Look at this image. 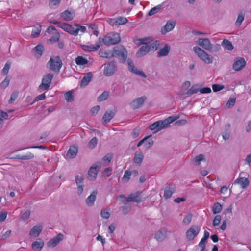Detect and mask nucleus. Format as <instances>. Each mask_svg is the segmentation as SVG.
Segmentation results:
<instances>
[{"label": "nucleus", "mask_w": 251, "mask_h": 251, "mask_svg": "<svg viewBox=\"0 0 251 251\" xmlns=\"http://www.w3.org/2000/svg\"><path fill=\"white\" fill-rule=\"evenodd\" d=\"M178 118L177 116H170L163 120L157 121L151 125L149 129L154 132H157L165 128L168 127L170 124Z\"/></svg>", "instance_id": "1"}, {"label": "nucleus", "mask_w": 251, "mask_h": 251, "mask_svg": "<svg viewBox=\"0 0 251 251\" xmlns=\"http://www.w3.org/2000/svg\"><path fill=\"white\" fill-rule=\"evenodd\" d=\"M112 155L111 154H107L105 155L101 160V162H97L94 163L89 169L88 173H98L100 170L101 164L106 166L111 161Z\"/></svg>", "instance_id": "2"}, {"label": "nucleus", "mask_w": 251, "mask_h": 251, "mask_svg": "<svg viewBox=\"0 0 251 251\" xmlns=\"http://www.w3.org/2000/svg\"><path fill=\"white\" fill-rule=\"evenodd\" d=\"M195 53L205 63L210 64L213 62V57L198 46L193 47Z\"/></svg>", "instance_id": "3"}, {"label": "nucleus", "mask_w": 251, "mask_h": 251, "mask_svg": "<svg viewBox=\"0 0 251 251\" xmlns=\"http://www.w3.org/2000/svg\"><path fill=\"white\" fill-rule=\"evenodd\" d=\"M121 40L120 34L114 32L106 34L102 39L103 44L108 46L117 44Z\"/></svg>", "instance_id": "4"}, {"label": "nucleus", "mask_w": 251, "mask_h": 251, "mask_svg": "<svg viewBox=\"0 0 251 251\" xmlns=\"http://www.w3.org/2000/svg\"><path fill=\"white\" fill-rule=\"evenodd\" d=\"M50 69L55 72H59L62 66L61 59L58 56L50 57L48 62Z\"/></svg>", "instance_id": "5"}, {"label": "nucleus", "mask_w": 251, "mask_h": 251, "mask_svg": "<svg viewBox=\"0 0 251 251\" xmlns=\"http://www.w3.org/2000/svg\"><path fill=\"white\" fill-rule=\"evenodd\" d=\"M127 52L123 47H117L114 49L112 55L119 58L122 62L126 61L127 58Z\"/></svg>", "instance_id": "6"}, {"label": "nucleus", "mask_w": 251, "mask_h": 251, "mask_svg": "<svg viewBox=\"0 0 251 251\" xmlns=\"http://www.w3.org/2000/svg\"><path fill=\"white\" fill-rule=\"evenodd\" d=\"M53 75L52 74H47L44 75L42 80V83L39 87L40 91L46 90L50 87Z\"/></svg>", "instance_id": "7"}, {"label": "nucleus", "mask_w": 251, "mask_h": 251, "mask_svg": "<svg viewBox=\"0 0 251 251\" xmlns=\"http://www.w3.org/2000/svg\"><path fill=\"white\" fill-rule=\"evenodd\" d=\"M196 43L208 51H212L213 49L212 44L210 41L207 38H199Z\"/></svg>", "instance_id": "8"}, {"label": "nucleus", "mask_w": 251, "mask_h": 251, "mask_svg": "<svg viewBox=\"0 0 251 251\" xmlns=\"http://www.w3.org/2000/svg\"><path fill=\"white\" fill-rule=\"evenodd\" d=\"M120 198H123L125 201L127 202H140L141 201L142 199L139 192L136 193H132L130 194L128 197H126L124 195H121L119 196Z\"/></svg>", "instance_id": "9"}, {"label": "nucleus", "mask_w": 251, "mask_h": 251, "mask_svg": "<svg viewBox=\"0 0 251 251\" xmlns=\"http://www.w3.org/2000/svg\"><path fill=\"white\" fill-rule=\"evenodd\" d=\"M146 100L147 98L145 96L137 98L130 102V106L133 109L139 108L143 105Z\"/></svg>", "instance_id": "10"}, {"label": "nucleus", "mask_w": 251, "mask_h": 251, "mask_svg": "<svg viewBox=\"0 0 251 251\" xmlns=\"http://www.w3.org/2000/svg\"><path fill=\"white\" fill-rule=\"evenodd\" d=\"M171 233V231L167 230L165 228H161L159 230L156 232L154 238L158 242L163 241Z\"/></svg>", "instance_id": "11"}, {"label": "nucleus", "mask_w": 251, "mask_h": 251, "mask_svg": "<svg viewBox=\"0 0 251 251\" xmlns=\"http://www.w3.org/2000/svg\"><path fill=\"white\" fill-rule=\"evenodd\" d=\"M116 70V65L114 62L105 64L104 74L106 76H111Z\"/></svg>", "instance_id": "12"}, {"label": "nucleus", "mask_w": 251, "mask_h": 251, "mask_svg": "<svg viewBox=\"0 0 251 251\" xmlns=\"http://www.w3.org/2000/svg\"><path fill=\"white\" fill-rule=\"evenodd\" d=\"M200 228L196 226H193L186 232V236L189 240H193L199 233Z\"/></svg>", "instance_id": "13"}, {"label": "nucleus", "mask_w": 251, "mask_h": 251, "mask_svg": "<svg viewBox=\"0 0 251 251\" xmlns=\"http://www.w3.org/2000/svg\"><path fill=\"white\" fill-rule=\"evenodd\" d=\"M58 27L71 34L75 36L77 35V33L76 31H75V28L71 25L65 23H59Z\"/></svg>", "instance_id": "14"}, {"label": "nucleus", "mask_w": 251, "mask_h": 251, "mask_svg": "<svg viewBox=\"0 0 251 251\" xmlns=\"http://www.w3.org/2000/svg\"><path fill=\"white\" fill-rule=\"evenodd\" d=\"M246 65V61L243 58L238 57L236 58L233 64V69L238 71L242 70Z\"/></svg>", "instance_id": "15"}, {"label": "nucleus", "mask_w": 251, "mask_h": 251, "mask_svg": "<svg viewBox=\"0 0 251 251\" xmlns=\"http://www.w3.org/2000/svg\"><path fill=\"white\" fill-rule=\"evenodd\" d=\"M127 64L128 69L130 72L142 77L146 78L147 77L146 74L142 71L138 70L134 67L133 63L131 61L128 60L127 61Z\"/></svg>", "instance_id": "16"}, {"label": "nucleus", "mask_w": 251, "mask_h": 251, "mask_svg": "<svg viewBox=\"0 0 251 251\" xmlns=\"http://www.w3.org/2000/svg\"><path fill=\"white\" fill-rule=\"evenodd\" d=\"M176 22L174 21H168L164 27L161 29V33L163 35L166 34L167 32L172 31L175 26Z\"/></svg>", "instance_id": "17"}, {"label": "nucleus", "mask_w": 251, "mask_h": 251, "mask_svg": "<svg viewBox=\"0 0 251 251\" xmlns=\"http://www.w3.org/2000/svg\"><path fill=\"white\" fill-rule=\"evenodd\" d=\"M64 236L62 233H59L56 236L50 240L48 243L49 247H55L60 241L63 240Z\"/></svg>", "instance_id": "18"}, {"label": "nucleus", "mask_w": 251, "mask_h": 251, "mask_svg": "<svg viewBox=\"0 0 251 251\" xmlns=\"http://www.w3.org/2000/svg\"><path fill=\"white\" fill-rule=\"evenodd\" d=\"M175 192V187L174 185H169L166 187L164 189V197L165 199H168L172 197V194Z\"/></svg>", "instance_id": "19"}, {"label": "nucleus", "mask_w": 251, "mask_h": 251, "mask_svg": "<svg viewBox=\"0 0 251 251\" xmlns=\"http://www.w3.org/2000/svg\"><path fill=\"white\" fill-rule=\"evenodd\" d=\"M144 158V155L142 151L135 152L133 158V162L137 164H141Z\"/></svg>", "instance_id": "20"}, {"label": "nucleus", "mask_w": 251, "mask_h": 251, "mask_svg": "<svg viewBox=\"0 0 251 251\" xmlns=\"http://www.w3.org/2000/svg\"><path fill=\"white\" fill-rule=\"evenodd\" d=\"M115 115V112L114 110H107L102 117V120L105 123H108Z\"/></svg>", "instance_id": "21"}, {"label": "nucleus", "mask_w": 251, "mask_h": 251, "mask_svg": "<svg viewBox=\"0 0 251 251\" xmlns=\"http://www.w3.org/2000/svg\"><path fill=\"white\" fill-rule=\"evenodd\" d=\"M42 226H35L30 231L29 235L34 237H38L42 230Z\"/></svg>", "instance_id": "22"}, {"label": "nucleus", "mask_w": 251, "mask_h": 251, "mask_svg": "<svg viewBox=\"0 0 251 251\" xmlns=\"http://www.w3.org/2000/svg\"><path fill=\"white\" fill-rule=\"evenodd\" d=\"M44 243L41 239H38L32 244V248L35 251H40L43 248Z\"/></svg>", "instance_id": "23"}, {"label": "nucleus", "mask_w": 251, "mask_h": 251, "mask_svg": "<svg viewBox=\"0 0 251 251\" xmlns=\"http://www.w3.org/2000/svg\"><path fill=\"white\" fill-rule=\"evenodd\" d=\"M81 47L83 50L87 51H95L100 48V45L99 44H91L89 45H83L81 46Z\"/></svg>", "instance_id": "24"}, {"label": "nucleus", "mask_w": 251, "mask_h": 251, "mask_svg": "<svg viewBox=\"0 0 251 251\" xmlns=\"http://www.w3.org/2000/svg\"><path fill=\"white\" fill-rule=\"evenodd\" d=\"M97 193L98 192L97 191H94L86 199V203L88 206H92L94 204V202L96 201Z\"/></svg>", "instance_id": "25"}, {"label": "nucleus", "mask_w": 251, "mask_h": 251, "mask_svg": "<svg viewBox=\"0 0 251 251\" xmlns=\"http://www.w3.org/2000/svg\"><path fill=\"white\" fill-rule=\"evenodd\" d=\"M171 47L167 44H166L163 48L160 49L158 52V57L166 56L169 53Z\"/></svg>", "instance_id": "26"}, {"label": "nucleus", "mask_w": 251, "mask_h": 251, "mask_svg": "<svg viewBox=\"0 0 251 251\" xmlns=\"http://www.w3.org/2000/svg\"><path fill=\"white\" fill-rule=\"evenodd\" d=\"M149 45H143L137 51L136 55L138 57H141L146 55L149 51Z\"/></svg>", "instance_id": "27"}, {"label": "nucleus", "mask_w": 251, "mask_h": 251, "mask_svg": "<svg viewBox=\"0 0 251 251\" xmlns=\"http://www.w3.org/2000/svg\"><path fill=\"white\" fill-rule=\"evenodd\" d=\"M234 183L239 184L242 188L244 189L249 186V181L248 178L241 177L237 178L235 181Z\"/></svg>", "instance_id": "28"}, {"label": "nucleus", "mask_w": 251, "mask_h": 251, "mask_svg": "<svg viewBox=\"0 0 251 251\" xmlns=\"http://www.w3.org/2000/svg\"><path fill=\"white\" fill-rule=\"evenodd\" d=\"M78 149L76 147L71 146L68 151L67 156L71 158L75 157L77 153Z\"/></svg>", "instance_id": "29"}, {"label": "nucleus", "mask_w": 251, "mask_h": 251, "mask_svg": "<svg viewBox=\"0 0 251 251\" xmlns=\"http://www.w3.org/2000/svg\"><path fill=\"white\" fill-rule=\"evenodd\" d=\"M92 77L91 73L89 72L87 74V75L83 77L81 81V86L85 87L91 81Z\"/></svg>", "instance_id": "30"}, {"label": "nucleus", "mask_w": 251, "mask_h": 251, "mask_svg": "<svg viewBox=\"0 0 251 251\" xmlns=\"http://www.w3.org/2000/svg\"><path fill=\"white\" fill-rule=\"evenodd\" d=\"M33 50L35 53V55L37 57H40L43 53L44 47L41 45H38L34 48Z\"/></svg>", "instance_id": "31"}, {"label": "nucleus", "mask_w": 251, "mask_h": 251, "mask_svg": "<svg viewBox=\"0 0 251 251\" xmlns=\"http://www.w3.org/2000/svg\"><path fill=\"white\" fill-rule=\"evenodd\" d=\"M41 30V25H37V26L34 27L32 31L31 37L32 38H36L38 37L40 33Z\"/></svg>", "instance_id": "32"}, {"label": "nucleus", "mask_w": 251, "mask_h": 251, "mask_svg": "<svg viewBox=\"0 0 251 251\" xmlns=\"http://www.w3.org/2000/svg\"><path fill=\"white\" fill-rule=\"evenodd\" d=\"M138 43L143 45H149L153 41V38L151 37H148L140 39L138 40Z\"/></svg>", "instance_id": "33"}, {"label": "nucleus", "mask_w": 251, "mask_h": 251, "mask_svg": "<svg viewBox=\"0 0 251 251\" xmlns=\"http://www.w3.org/2000/svg\"><path fill=\"white\" fill-rule=\"evenodd\" d=\"M222 46L228 50H231L233 49V46L229 41L224 39L222 43Z\"/></svg>", "instance_id": "34"}, {"label": "nucleus", "mask_w": 251, "mask_h": 251, "mask_svg": "<svg viewBox=\"0 0 251 251\" xmlns=\"http://www.w3.org/2000/svg\"><path fill=\"white\" fill-rule=\"evenodd\" d=\"M75 63L77 65L84 66L88 63V60L82 56H77L75 58Z\"/></svg>", "instance_id": "35"}, {"label": "nucleus", "mask_w": 251, "mask_h": 251, "mask_svg": "<svg viewBox=\"0 0 251 251\" xmlns=\"http://www.w3.org/2000/svg\"><path fill=\"white\" fill-rule=\"evenodd\" d=\"M199 90L200 89L198 85H193L190 88L187 90L186 94L188 95H192L199 92Z\"/></svg>", "instance_id": "36"}, {"label": "nucleus", "mask_w": 251, "mask_h": 251, "mask_svg": "<svg viewBox=\"0 0 251 251\" xmlns=\"http://www.w3.org/2000/svg\"><path fill=\"white\" fill-rule=\"evenodd\" d=\"M61 17L65 20L70 21L73 19L72 13L68 10H66L61 13Z\"/></svg>", "instance_id": "37"}, {"label": "nucleus", "mask_w": 251, "mask_h": 251, "mask_svg": "<svg viewBox=\"0 0 251 251\" xmlns=\"http://www.w3.org/2000/svg\"><path fill=\"white\" fill-rule=\"evenodd\" d=\"M34 155L31 152H28L27 154L24 155H17L15 158L19 159L20 160H29L33 158Z\"/></svg>", "instance_id": "38"}, {"label": "nucleus", "mask_w": 251, "mask_h": 251, "mask_svg": "<svg viewBox=\"0 0 251 251\" xmlns=\"http://www.w3.org/2000/svg\"><path fill=\"white\" fill-rule=\"evenodd\" d=\"M222 205L219 202L215 203L212 207L213 213L215 214L219 213L222 210Z\"/></svg>", "instance_id": "39"}, {"label": "nucleus", "mask_w": 251, "mask_h": 251, "mask_svg": "<svg viewBox=\"0 0 251 251\" xmlns=\"http://www.w3.org/2000/svg\"><path fill=\"white\" fill-rule=\"evenodd\" d=\"M150 45H149V48L150 49V50H153L155 51L157 50L158 47L160 45V42L159 41H155L154 42H152Z\"/></svg>", "instance_id": "40"}, {"label": "nucleus", "mask_w": 251, "mask_h": 251, "mask_svg": "<svg viewBox=\"0 0 251 251\" xmlns=\"http://www.w3.org/2000/svg\"><path fill=\"white\" fill-rule=\"evenodd\" d=\"M73 91L72 90V91H69L65 94V95H64L65 98L67 102H72L73 101L74 97H73Z\"/></svg>", "instance_id": "41"}, {"label": "nucleus", "mask_w": 251, "mask_h": 251, "mask_svg": "<svg viewBox=\"0 0 251 251\" xmlns=\"http://www.w3.org/2000/svg\"><path fill=\"white\" fill-rule=\"evenodd\" d=\"M161 7L162 5L159 4L151 8L148 13L149 16H152L157 13L161 9Z\"/></svg>", "instance_id": "42"}, {"label": "nucleus", "mask_w": 251, "mask_h": 251, "mask_svg": "<svg viewBox=\"0 0 251 251\" xmlns=\"http://www.w3.org/2000/svg\"><path fill=\"white\" fill-rule=\"evenodd\" d=\"M30 214L31 211L29 210H27L21 215L20 219L25 222L29 219Z\"/></svg>", "instance_id": "43"}, {"label": "nucleus", "mask_w": 251, "mask_h": 251, "mask_svg": "<svg viewBox=\"0 0 251 251\" xmlns=\"http://www.w3.org/2000/svg\"><path fill=\"white\" fill-rule=\"evenodd\" d=\"M76 184L77 185V192L78 195H80L82 194L83 192L84 189V185L83 183L80 182H78V181H75Z\"/></svg>", "instance_id": "44"}, {"label": "nucleus", "mask_w": 251, "mask_h": 251, "mask_svg": "<svg viewBox=\"0 0 251 251\" xmlns=\"http://www.w3.org/2000/svg\"><path fill=\"white\" fill-rule=\"evenodd\" d=\"M116 19L117 25H124L128 22L127 19L124 17H119L116 18Z\"/></svg>", "instance_id": "45"}, {"label": "nucleus", "mask_w": 251, "mask_h": 251, "mask_svg": "<svg viewBox=\"0 0 251 251\" xmlns=\"http://www.w3.org/2000/svg\"><path fill=\"white\" fill-rule=\"evenodd\" d=\"M109 96V92L107 91L103 92L100 96L98 98V100L99 101H102L106 100Z\"/></svg>", "instance_id": "46"}, {"label": "nucleus", "mask_w": 251, "mask_h": 251, "mask_svg": "<svg viewBox=\"0 0 251 251\" xmlns=\"http://www.w3.org/2000/svg\"><path fill=\"white\" fill-rule=\"evenodd\" d=\"M10 82V78L6 76L4 80H3L0 84V86L2 89H5L6 88L9 84Z\"/></svg>", "instance_id": "47"}, {"label": "nucleus", "mask_w": 251, "mask_h": 251, "mask_svg": "<svg viewBox=\"0 0 251 251\" xmlns=\"http://www.w3.org/2000/svg\"><path fill=\"white\" fill-rule=\"evenodd\" d=\"M192 215L190 213L189 214H188L183 219V224L185 225H189L191 220H192Z\"/></svg>", "instance_id": "48"}, {"label": "nucleus", "mask_w": 251, "mask_h": 251, "mask_svg": "<svg viewBox=\"0 0 251 251\" xmlns=\"http://www.w3.org/2000/svg\"><path fill=\"white\" fill-rule=\"evenodd\" d=\"M204 159V155L202 154H199L196 156L194 159V162L196 165H199L200 162Z\"/></svg>", "instance_id": "49"}, {"label": "nucleus", "mask_w": 251, "mask_h": 251, "mask_svg": "<svg viewBox=\"0 0 251 251\" xmlns=\"http://www.w3.org/2000/svg\"><path fill=\"white\" fill-rule=\"evenodd\" d=\"M61 0H50L49 5L52 8H54L58 6Z\"/></svg>", "instance_id": "50"}, {"label": "nucleus", "mask_w": 251, "mask_h": 251, "mask_svg": "<svg viewBox=\"0 0 251 251\" xmlns=\"http://www.w3.org/2000/svg\"><path fill=\"white\" fill-rule=\"evenodd\" d=\"M97 139L96 137L93 138L88 143V147L90 149H94L97 144Z\"/></svg>", "instance_id": "51"}, {"label": "nucleus", "mask_w": 251, "mask_h": 251, "mask_svg": "<svg viewBox=\"0 0 251 251\" xmlns=\"http://www.w3.org/2000/svg\"><path fill=\"white\" fill-rule=\"evenodd\" d=\"M10 65H11V64L10 62H7L5 64L3 69L2 70V72H1L2 74L3 75H5L8 73L9 70L10 68Z\"/></svg>", "instance_id": "52"}, {"label": "nucleus", "mask_w": 251, "mask_h": 251, "mask_svg": "<svg viewBox=\"0 0 251 251\" xmlns=\"http://www.w3.org/2000/svg\"><path fill=\"white\" fill-rule=\"evenodd\" d=\"M212 89L214 92L219 91L224 88V86L220 84H213L212 86Z\"/></svg>", "instance_id": "53"}, {"label": "nucleus", "mask_w": 251, "mask_h": 251, "mask_svg": "<svg viewBox=\"0 0 251 251\" xmlns=\"http://www.w3.org/2000/svg\"><path fill=\"white\" fill-rule=\"evenodd\" d=\"M221 221V216L220 215H216L213 221V225L214 226H217L220 223Z\"/></svg>", "instance_id": "54"}, {"label": "nucleus", "mask_w": 251, "mask_h": 251, "mask_svg": "<svg viewBox=\"0 0 251 251\" xmlns=\"http://www.w3.org/2000/svg\"><path fill=\"white\" fill-rule=\"evenodd\" d=\"M244 16L242 13H239L237 19L236 20V24L240 25L242 22L244 21Z\"/></svg>", "instance_id": "55"}, {"label": "nucleus", "mask_w": 251, "mask_h": 251, "mask_svg": "<svg viewBox=\"0 0 251 251\" xmlns=\"http://www.w3.org/2000/svg\"><path fill=\"white\" fill-rule=\"evenodd\" d=\"M18 92L17 91L13 92L10 97V99L9 100V103H12L18 97Z\"/></svg>", "instance_id": "56"}, {"label": "nucleus", "mask_w": 251, "mask_h": 251, "mask_svg": "<svg viewBox=\"0 0 251 251\" xmlns=\"http://www.w3.org/2000/svg\"><path fill=\"white\" fill-rule=\"evenodd\" d=\"M45 97H46V96H45V95L44 94H41L40 95H39V96H38L35 98V100H34L33 101H32V102H31L29 104H28L27 105H32V104H33L34 103H35L37 101H39V100H44L45 99Z\"/></svg>", "instance_id": "57"}, {"label": "nucleus", "mask_w": 251, "mask_h": 251, "mask_svg": "<svg viewBox=\"0 0 251 251\" xmlns=\"http://www.w3.org/2000/svg\"><path fill=\"white\" fill-rule=\"evenodd\" d=\"M75 26L77 27L76 28H75V31H76L78 33V32L80 31L82 33L85 32L86 30V28L84 26H80L79 25H75Z\"/></svg>", "instance_id": "58"}, {"label": "nucleus", "mask_w": 251, "mask_h": 251, "mask_svg": "<svg viewBox=\"0 0 251 251\" xmlns=\"http://www.w3.org/2000/svg\"><path fill=\"white\" fill-rule=\"evenodd\" d=\"M59 38V34L58 33H55L50 39H49L50 41L52 43L56 42L58 40Z\"/></svg>", "instance_id": "59"}, {"label": "nucleus", "mask_w": 251, "mask_h": 251, "mask_svg": "<svg viewBox=\"0 0 251 251\" xmlns=\"http://www.w3.org/2000/svg\"><path fill=\"white\" fill-rule=\"evenodd\" d=\"M144 146L146 148H149L151 147L153 144V141L151 139L146 140L145 142Z\"/></svg>", "instance_id": "60"}, {"label": "nucleus", "mask_w": 251, "mask_h": 251, "mask_svg": "<svg viewBox=\"0 0 251 251\" xmlns=\"http://www.w3.org/2000/svg\"><path fill=\"white\" fill-rule=\"evenodd\" d=\"M100 214L101 217L104 219H108L110 217L109 212L105 209L102 210Z\"/></svg>", "instance_id": "61"}, {"label": "nucleus", "mask_w": 251, "mask_h": 251, "mask_svg": "<svg viewBox=\"0 0 251 251\" xmlns=\"http://www.w3.org/2000/svg\"><path fill=\"white\" fill-rule=\"evenodd\" d=\"M235 103V99L234 98H230L226 104V106L228 108L234 106Z\"/></svg>", "instance_id": "62"}, {"label": "nucleus", "mask_w": 251, "mask_h": 251, "mask_svg": "<svg viewBox=\"0 0 251 251\" xmlns=\"http://www.w3.org/2000/svg\"><path fill=\"white\" fill-rule=\"evenodd\" d=\"M199 92L201 94H208L211 92V88L209 87H204L199 90Z\"/></svg>", "instance_id": "63"}, {"label": "nucleus", "mask_w": 251, "mask_h": 251, "mask_svg": "<svg viewBox=\"0 0 251 251\" xmlns=\"http://www.w3.org/2000/svg\"><path fill=\"white\" fill-rule=\"evenodd\" d=\"M131 210L130 206H124L122 208L123 213L125 215L127 214Z\"/></svg>", "instance_id": "64"}]
</instances>
